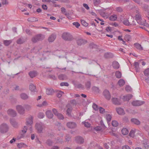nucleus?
Wrapping results in <instances>:
<instances>
[{"label":"nucleus","instance_id":"nucleus-6","mask_svg":"<svg viewBox=\"0 0 149 149\" xmlns=\"http://www.w3.org/2000/svg\"><path fill=\"white\" fill-rule=\"evenodd\" d=\"M16 109L18 113L21 114H23L24 113V109L23 107L20 105H17Z\"/></svg>","mask_w":149,"mask_h":149},{"label":"nucleus","instance_id":"nucleus-40","mask_svg":"<svg viewBox=\"0 0 149 149\" xmlns=\"http://www.w3.org/2000/svg\"><path fill=\"white\" fill-rule=\"evenodd\" d=\"M61 11L62 13L65 15L66 14H67L68 13L66 11V9L63 7H62L61 8Z\"/></svg>","mask_w":149,"mask_h":149},{"label":"nucleus","instance_id":"nucleus-62","mask_svg":"<svg viewBox=\"0 0 149 149\" xmlns=\"http://www.w3.org/2000/svg\"><path fill=\"white\" fill-rule=\"evenodd\" d=\"M72 24L77 28H78L80 26V24L77 22H74Z\"/></svg>","mask_w":149,"mask_h":149},{"label":"nucleus","instance_id":"nucleus-28","mask_svg":"<svg viewBox=\"0 0 149 149\" xmlns=\"http://www.w3.org/2000/svg\"><path fill=\"white\" fill-rule=\"evenodd\" d=\"M91 83L89 81H88L85 83V88L88 90L90 89L91 87Z\"/></svg>","mask_w":149,"mask_h":149},{"label":"nucleus","instance_id":"nucleus-14","mask_svg":"<svg viewBox=\"0 0 149 149\" xmlns=\"http://www.w3.org/2000/svg\"><path fill=\"white\" fill-rule=\"evenodd\" d=\"M75 140L77 143L79 144H82L84 142L83 139L79 136H77L75 137Z\"/></svg>","mask_w":149,"mask_h":149},{"label":"nucleus","instance_id":"nucleus-63","mask_svg":"<svg viewBox=\"0 0 149 149\" xmlns=\"http://www.w3.org/2000/svg\"><path fill=\"white\" fill-rule=\"evenodd\" d=\"M75 87L78 88H81L82 89H84V87L81 84L76 85Z\"/></svg>","mask_w":149,"mask_h":149},{"label":"nucleus","instance_id":"nucleus-12","mask_svg":"<svg viewBox=\"0 0 149 149\" xmlns=\"http://www.w3.org/2000/svg\"><path fill=\"white\" fill-rule=\"evenodd\" d=\"M10 121L11 125L13 127L15 128H17L18 127V124L14 119L13 118L10 119Z\"/></svg>","mask_w":149,"mask_h":149},{"label":"nucleus","instance_id":"nucleus-47","mask_svg":"<svg viewBox=\"0 0 149 149\" xmlns=\"http://www.w3.org/2000/svg\"><path fill=\"white\" fill-rule=\"evenodd\" d=\"M136 19L137 22H138V20H140L141 19V16L139 14H137L136 15Z\"/></svg>","mask_w":149,"mask_h":149},{"label":"nucleus","instance_id":"nucleus-27","mask_svg":"<svg viewBox=\"0 0 149 149\" xmlns=\"http://www.w3.org/2000/svg\"><path fill=\"white\" fill-rule=\"evenodd\" d=\"M135 47L140 50H142L143 49L141 45L138 43H134V44Z\"/></svg>","mask_w":149,"mask_h":149},{"label":"nucleus","instance_id":"nucleus-55","mask_svg":"<svg viewBox=\"0 0 149 149\" xmlns=\"http://www.w3.org/2000/svg\"><path fill=\"white\" fill-rule=\"evenodd\" d=\"M45 116L44 114L42 113H39L38 117L40 118H42Z\"/></svg>","mask_w":149,"mask_h":149},{"label":"nucleus","instance_id":"nucleus-61","mask_svg":"<svg viewBox=\"0 0 149 149\" xmlns=\"http://www.w3.org/2000/svg\"><path fill=\"white\" fill-rule=\"evenodd\" d=\"M60 85L61 86H69L68 84L66 82H63L60 83Z\"/></svg>","mask_w":149,"mask_h":149},{"label":"nucleus","instance_id":"nucleus-39","mask_svg":"<svg viewBox=\"0 0 149 149\" xmlns=\"http://www.w3.org/2000/svg\"><path fill=\"white\" fill-rule=\"evenodd\" d=\"M25 41L22 38H19L17 41V43L18 44H22L24 43Z\"/></svg>","mask_w":149,"mask_h":149},{"label":"nucleus","instance_id":"nucleus-52","mask_svg":"<svg viewBox=\"0 0 149 149\" xmlns=\"http://www.w3.org/2000/svg\"><path fill=\"white\" fill-rule=\"evenodd\" d=\"M135 68L136 71L137 72L138 70H139V64L137 62H135L134 63Z\"/></svg>","mask_w":149,"mask_h":149},{"label":"nucleus","instance_id":"nucleus-8","mask_svg":"<svg viewBox=\"0 0 149 149\" xmlns=\"http://www.w3.org/2000/svg\"><path fill=\"white\" fill-rule=\"evenodd\" d=\"M144 103V101L135 100L132 102V104L134 106H138L143 104Z\"/></svg>","mask_w":149,"mask_h":149},{"label":"nucleus","instance_id":"nucleus-23","mask_svg":"<svg viewBox=\"0 0 149 149\" xmlns=\"http://www.w3.org/2000/svg\"><path fill=\"white\" fill-rule=\"evenodd\" d=\"M58 78L59 79L62 80H66L68 79L66 75L63 74H61L58 76Z\"/></svg>","mask_w":149,"mask_h":149},{"label":"nucleus","instance_id":"nucleus-22","mask_svg":"<svg viewBox=\"0 0 149 149\" xmlns=\"http://www.w3.org/2000/svg\"><path fill=\"white\" fill-rule=\"evenodd\" d=\"M113 68L115 69H118L120 67L119 63L116 61H114L112 63Z\"/></svg>","mask_w":149,"mask_h":149},{"label":"nucleus","instance_id":"nucleus-35","mask_svg":"<svg viewBox=\"0 0 149 149\" xmlns=\"http://www.w3.org/2000/svg\"><path fill=\"white\" fill-rule=\"evenodd\" d=\"M89 47L91 49H96L98 47V46L93 43H91L89 44Z\"/></svg>","mask_w":149,"mask_h":149},{"label":"nucleus","instance_id":"nucleus-51","mask_svg":"<svg viewBox=\"0 0 149 149\" xmlns=\"http://www.w3.org/2000/svg\"><path fill=\"white\" fill-rule=\"evenodd\" d=\"M81 22L82 24L85 26H87L88 25V24L84 20H81Z\"/></svg>","mask_w":149,"mask_h":149},{"label":"nucleus","instance_id":"nucleus-3","mask_svg":"<svg viewBox=\"0 0 149 149\" xmlns=\"http://www.w3.org/2000/svg\"><path fill=\"white\" fill-rule=\"evenodd\" d=\"M35 127L38 133H40L42 132L43 125L42 123H36L35 125Z\"/></svg>","mask_w":149,"mask_h":149},{"label":"nucleus","instance_id":"nucleus-60","mask_svg":"<svg viewBox=\"0 0 149 149\" xmlns=\"http://www.w3.org/2000/svg\"><path fill=\"white\" fill-rule=\"evenodd\" d=\"M116 10L117 11V12H121L123 11V9L122 8L120 7H119L116 8Z\"/></svg>","mask_w":149,"mask_h":149},{"label":"nucleus","instance_id":"nucleus-13","mask_svg":"<svg viewBox=\"0 0 149 149\" xmlns=\"http://www.w3.org/2000/svg\"><path fill=\"white\" fill-rule=\"evenodd\" d=\"M67 126L68 128L72 129L75 128L77 125L75 123L70 122L67 123Z\"/></svg>","mask_w":149,"mask_h":149},{"label":"nucleus","instance_id":"nucleus-57","mask_svg":"<svg viewBox=\"0 0 149 149\" xmlns=\"http://www.w3.org/2000/svg\"><path fill=\"white\" fill-rule=\"evenodd\" d=\"M143 146L146 149H148L149 147V143L145 142L143 143Z\"/></svg>","mask_w":149,"mask_h":149},{"label":"nucleus","instance_id":"nucleus-25","mask_svg":"<svg viewBox=\"0 0 149 149\" xmlns=\"http://www.w3.org/2000/svg\"><path fill=\"white\" fill-rule=\"evenodd\" d=\"M54 93V90L52 88H48L46 89V93L47 95H52Z\"/></svg>","mask_w":149,"mask_h":149},{"label":"nucleus","instance_id":"nucleus-56","mask_svg":"<svg viewBox=\"0 0 149 149\" xmlns=\"http://www.w3.org/2000/svg\"><path fill=\"white\" fill-rule=\"evenodd\" d=\"M24 145V144L23 143H18L17 144V147L19 148H21Z\"/></svg>","mask_w":149,"mask_h":149},{"label":"nucleus","instance_id":"nucleus-36","mask_svg":"<svg viewBox=\"0 0 149 149\" xmlns=\"http://www.w3.org/2000/svg\"><path fill=\"white\" fill-rule=\"evenodd\" d=\"M24 107L25 109L27 111H30L32 108V106L31 105L28 104H24Z\"/></svg>","mask_w":149,"mask_h":149},{"label":"nucleus","instance_id":"nucleus-32","mask_svg":"<svg viewBox=\"0 0 149 149\" xmlns=\"http://www.w3.org/2000/svg\"><path fill=\"white\" fill-rule=\"evenodd\" d=\"M115 75L116 78H120L122 76L121 72L119 71H117L115 73Z\"/></svg>","mask_w":149,"mask_h":149},{"label":"nucleus","instance_id":"nucleus-59","mask_svg":"<svg viewBox=\"0 0 149 149\" xmlns=\"http://www.w3.org/2000/svg\"><path fill=\"white\" fill-rule=\"evenodd\" d=\"M71 139V136L69 134H67L65 136V140L66 141H69Z\"/></svg>","mask_w":149,"mask_h":149},{"label":"nucleus","instance_id":"nucleus-26","mask_svg":"<svg viewBox=\"0 0 149 149\" xmlns=\"http://www.w3.org/2000/svg\"><path fill=\"white\" fill-rule=\"evenodd\" d=\"M29 89L32 92H35L36 90V87L33 84H31L29 86Z\"/></svg>","mask_w":149,"mask_h":149},{"label":"nucleus","instance_id":"nucleus-10","mask_svg":"<svg viewBox=\"0 0 149 149\" xmlns=\"http://www.w3.org/2000/svg\"><path fill=\"white\" fill-rule=\"evenodd\" d=\"M7 112L9 115L12 117H15L17 115V113L15 111L11 109H9Z\"/></svg>","mask_w":149,"mask_h":149},{"label":"nucleus","instance_id":"nucleus-5","mask_svg":"<svg viewBox=\"0 0 149 149\" xmlns=\"http://www.w3.org/2000/svg\"><path fill=\"white\" fill-rule=\"evenodd\" d=\"M33 123V117L31 116V117L27 118L26 119V124L27 126V128L28 127H29L30 128L31 131V125Z\"/></svg>","mask_w":149,"mask_h":149},{"label":"nucleus","instance_id":"nucleus-7","mask_svg":"<svg viewBox=\"0 0 149 149\" xmlns=\"http://www.w3.org/2000/svg\"><path fill=\"white\" fill-rule=\"evenodd\" d=\"M103 95L106 99L108 100H110L111 95L109 91L108 90H105L103 92Z\"/></svg>","mask_w":149,"mask_h":149},{"label":"nucleus","instance_id":"nucleus-29","mask_svg":"<svg viewBox=\"0 0 149 149\" xmlns=\"http://www.w3.org/2000/svg\"><path fill=\"white\" fill-rule=\"evenodd\" d=\"M11 40H4L3 41V44L6 46H8L12 43Z\"/></svg>","mask_w":149,"mask_h":149},{"label":"nucleus","instance_id":"nucleus-38","mask_svg":"<svg viewBox=\"0 0 149 149\" xmlns=\"http://www.w3.org/2000/svg\"><path fill=\"white\" fill-rule=\"evenodd\" d=\"M125 83V81L123 79H120L118 82V84L120 86H122Z\"/></svg>","mask_w":149,"mask_h":149},{"label":"nucleus","instance_id":"nucleus-42","mask_svg":"<svg viewBox=\"0 0 149 149\" xmlns=\"http://www.w3.org/2000/svg\"><path fill=\"white\" fill-rule=\"evenodd\" d=\"M100 3V0H94L93 1V3L95 6H97Z\"/></svg>","mask_w":149,"mask_h":149},{"label":"nucleus","instance_id":"nucleus-9","mask_svg":"<svg viewBox=\"0 0 149 149\" xmlns=\"http://www.w3.org/2000/svg\"><path fill=\"white\" fill-rule=\"evenodd\" d=\"M77 45L79 46L84 45L87 42V41L81 38H79L76 40Z\"/></svg>","mask_w":149,"mask_h":149},{"label":"nucleus","instance_id":"nucleus-50","mask_svg":"<svg viewBox=\"0 0 149 149\" xmlns=\"http://www.w3.org/2000/svg\"><path fill=\"white\" fill-rule=\"evenodd\" d=\"M93 109L95 111L98 110L99 109L98 105L95 103L93 104Z\"/></svg>","mask_w":149,"mask_h":149},{"label":"nucleus","instance_id":"nucleus-48","mask_svg":"<svg viewBox=\"0 0 149 149\" xmlns=\"http://www.w3.org/2000/svg\"><path fill=\"white\" fill-rule=\"evenodd\" d=\"M63 94V93L61 91L58 92L56 93V96L59 97H61L62 94Z\"/></svg>","mask_w":149,"mask_h":149},{"label":"nucleus","instance_id":"nucleus-24","mask_svg":"<svg viewBox=\"0 0 149 149\" xmlns=\"http://www.w3.org/2000/svg\"><path fill=\"white\" fill-rule=\"evenodd\" d=\"M132 97V95L129 94L124 96L123 99L124 101H128Z\"/></svg>","mask_w":149,"mask_h":149},{"label":"nucleus","instance_id":"nucleus-2","mask_svg":"<svg viewBox=\"0 0 149 149\" xmlns=\"http://www.w3.org/2000/svg\"><path fill=\"white\" fill-rule=\"evenodd\" d=\"M62 37L63 39L66 41H72L74 39L72 36L68 33H63L62 35Z\"/></svg>","mask_w":149,"mask_h":149},{"label":"nucleus","instance_id":"nucleus-41","mask_svg":"<svg viewBox=\"0 0 149 149\" xmlns=\"http://www.w3.org/2000/svg\"><path fill=\"white\" fill-rule=\"evenodd\" d=\"M131 36L129 35H126L125 36V40L127 41H130L131 39Z\"/></svg>","mask_w":149,"mask_h":149},{"label":"nucleus","instance_id":"nucleus-11","mask_svg":"<svg viewBox=\"0 0 149 149\" xmlns=\"http://www.w3.org/2000/svg\"><path fill=\"white\" fill-rule=\"evenodd\" d=\"M112 101L113 104L116 105H119L121 104L120 100L116 97H113Z\"/></svg>","mask_w":149,"mask_h":149},{"label":"nucleus","instance_id":"nucleus-49","mask_svg":"<svg viewBox=\"0 0 149 149\" xmlns=\"http://www.w3.org/2000/svg\"><path fill=\"white\" fill-rule=\"evenodd\" d=\"M146 22V20H144V21L143 20L141 21V19L140 20H138V22H137L138 24H139L140 25H143L144 26L145 24V22Z\"/></svg>","mask_w":149,"mask_h":149},{"label":"nucleus","instance_id":"nucleus-16","mask_svg":"<svg viewBox=\"0 0 149 149\" xmlns=\"http://www.w3.org/2000/svg\"><path fill=\"white\" fill-rule=\"evenodd\" d=\"M20 96L21 98L24 100L28 99L29 98V96L26 93H22L20 95Z\"/></svg>","mask_w":149,"mask_h":149},{"label":"nucleus","instance_id":"nucleus-1","mask_svg":"<svg viewBox=\"0 0 149 149\" xmlns=\"http://www.w3.org/2000/svg\"><path fill=\"white\" fill-rule=\"evenodd\" d=\"M45 38V36L42 34H37L33 37L31 39V41L35 43L38 41L42 40Z\"/></svg>","mask_w":149,"mask_h":149},{"label":"nucleus","instance_id":"nucleus-21","mask_svg":"<svg viewBox=\"0 0 149 149\" xmlns=\"http://www.w3.org/2000/svg\"><path fill=\"white\" fill-rule=\"evenodd\" d=\"M46 115L47 117L49 119L52 118L53 116V115L50 110H48L46 111Z\"/></svg>","mask_w":149,"mask_h":149},{"label":"nucleus","instance_id":"nucleus-31","mask_svg":"<svg viewBox=\"0 0 149 149\" xmlns=\"http://www.w3.org/2000/svg\"><path fill=\"white\" fill-rule=\"evenodd\" d=\"M104 56V57L106 58H112L113 56V55L112 53H105Z\"/></svg>","mask_w":149,"mask_h":149},{"label":"nucleus","instance_id":"nucleus-17","mask_svg":"<svg viewBox=\"0 0 149 149\" xmlns=\"http://www.w3.org/2000/svg\"><path fill=\"white\" fill-rule=\"evenodd\" d=\"M29 74L31 78H33L37 75V72L36 71H32L29 72Z\"/></svg>","mask_w":149,"mask_h":149},{"label":"nucleus","instance_id":"nucleus-4","mask_svg":"<svg viewBox=\"0 0 149 149\" xmlns=\"http://www.w3.org/2000/svg\"><path fill=\"white\" fill-rule=\"evenodd\" d=\"M8 130V127L7 124L3 123L0 126V132L2 133L7 132Z\"/></svg>","mask_w":149,"mask_h":149},{"label":"nucleus","instance_id":"nucleus-43","mask_svg":"<svg viewBox=\"0 0 149 149\" xmlns=\"http://www.w3.org/2000/svg\"><path fill=\"white\" fill-rule=\"evenodd\" d=\"M106 117L107 120L108 122L110 121L111 120L112 117L111 115L110 114H108L106 115Z\"/></svg>","mask_w":149,"mask_h":149},{"label":"nucleus","instance_id":"nucleus-20","mask_svg":"<svg viewBox=\"0 0 149 149\" xmlns=\"http://www.w3.org/2000/svg\"><path fill=\"white\" fill-rule=\"evenodd\" d=\"M27 126H25L22 130L20 133V134L21 135L20 138L23 137L24 136V134L26 133L27 130Z\"/></svg>","mask_w":149,"mask_h":149},{"label":"nucleus","instance_id":"nucleus-45","mask_svg":"<svg viewBox=\"0 0 149 149\" xmlns=\"http://www.w3.org/2000/svg\"><path fill=\"white\" fill-rule=\"evenodd\" d=\"M144 73L145 76H148L149 75V68L146 69L144 71Z\"/></svg>","mask_w":149,"mask_h":149},{"label":"nucleus","instance_id":"nucleus-44","mask_svg":"<svg viewBox=\"0 0 149 149\" xmlns=\"http://www.w3.org/2000/svg\"><path fill=\"white\" fill-rule=\"evenodd\" d=\"M72 109L71 107V108H68L67 109V111H66L67 115L69 116L70 115L72 111Z\"/></svg>","mask_w":149,"mask_h":149},{"label":"nucleus","instance_id":"nucleus-33","mask_svg":"<svg viewBox=\"0 0 149 149\" xmlns=\"http://www.w3.org/2000/svg\"><path fill=\"white\" fill-rule=\"evenodd\" d=\"M109 19L111 21H115L117 19V15H112L109 17Z\"/></svg>","mask_w":149,"mask_h":149},{"label":"nucleus","instance_id":"nucleus-37","mask_svg":"<svg viewBox=\"0 0 149 149\" xmlns=\"http://www.w3.org/2000/svg\"><path fill=\"white\" fill-rule=\"evenodd\" d=\"M136 130L134 129L132 130L129 134V135L131 137H134V133L135 132Z\"/></svg>","mask_w":149,"mask_h":149},{"label":"nucleus","instance_id":"nucleus-18","mask_svg":"<svg viewBox=\"0 0 149 149\" xmlns=\"http://www.w3.org/2000/svg\"><path fill=\"white\" fill-rule=\"evenodd\" d=\"M116 111L117 113L120 115H123L125 114V111L123 109L121 108H116Z\"/></svg>","mask_w":149,"mask_h":149},{"label":"nucleus","instance_id":"nucleus-54","mask_svg":"<svg viewBox=\"0 0 149 149\" xmlns=\"http://www.w3.org/2000/svg\"><path fill=\"white\" fill-rule=\"evenodd\" d=\"M46 143L47 145L50 146H52V142L50 139L47 140V141Z\"/></svg>","mask_w":149,"mask_h":149},{"label":"nucleus","instance_id":"nucleus-15","mask_svg":"<svg viewBox=\"0 0 149 149\" xmlns=\"http://www.w3.org/2000/svg\"><path fill=\"white\" fill-rule=\"evenodd\" d=\"M56 38V35L54 34H52L50 36L48 39V41L49 42H52Z\"/></svg>","mask_w":149,"mask_h":149},{"label":"nucleus","instance_id":"nucleus-30","mask_svg":"<svg viewBox=\"0 0 149 149\" xmlns=\"http://www.w3.org/2000/svg\"><path fill=\"white\" fill-rule=\"evenodd\" d=\"M123 22L124 24L126 26H129L132 24H134L133 23H130L129 20L127 19H124Z\"/></svg>","mask_w":149,"mask_h":149},{"label":"nucleus","instance_id":"nucleus-19","mask_svg":"<svg viewBox=\"0 0 149 149\" xmlns=\"http://www.w3.org/2000/svg\"><path fill=\"white\" fill-rule=\"evenodd\" d=\"M131 121L133 123L137 125H139L141 124L140 121L137 119L135 118H132L131 120Z\"/></svg>","mask_w":149,"mask_h":149},{"label":"nucleus","instance_id":"nucleus-46","mask_svg":"<svg viewBox=\"0 0 149 149\" xmlns=\"http://www.w3.org/2000/svg\"><path fill=\"white\" fill-rule=\"evenodd\" d=\"M111 124L112 126L114 127H116L118 125V123L117 121L116 120L113 121Z\"/></svg>","mask_w":149,"mask_h":149},{"label":"nucleus","instance_id":"nucleus-34","mask_svg":"<svg viewBox=\"0 0 149 149\" xmlns=\"http://www.w3.org/2000/svg\"><path fill=\"white\" fill-rule=\"evenodd\" d=\"M122 134L124 135H126L128 133V131L126 128H123L121 130Z\"/></svg>","mask_w":149,"mask_h":149},{"label":"nucleus","instance_id":"nucleus-58","mask_svg":"<svg viewBox=\"0 0 149 149\" xmlns=\"http://www.w3.org/2000/svg\"><path fill=\"white\" fill-rule=\"evenodd\" d=\"M92 89L93 91H94L96 92L99 93V88L97 87L94 86L93 87Z\"/></svg>","mask_w":149,"mask_h":149},{"label":"nucleus","instance_id":"nucleus-64","mask_svg":"<svg viewBox=\"0 0 149 149\" xmlns=\"http://www.w3.org/2000/svg\"><path fill=\"white\" fill-rule=\"evenodd\" d=\"M125 90L127 91H131L132 88L131 87L129 86H127L126 87H125Z\"/></svg>","mask_w":149,"mask_h":149},{"label":"nucleus","instance_id":"nucleus-53","mask_svg":"<svg viewBox=\"0 0 149 149\" xmlns=\"http://www.w3.org/2000/svg\"><path fill=\"white\" fill-rule=\"evenodd\" d=\"M56 116H57L58 118L59 119L62 120L64 118V117L63 115L61 113H58Z\"/></svg>","mask_w":149,"mask_h":149}]
</instances>
